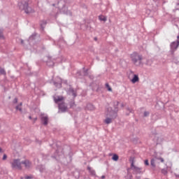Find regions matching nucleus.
<instances>
[{"label":"nucleus","instance_id":"nucleus-17","mask_svg":"<svg viewBox=\"0 0 179 179\" xmlns=\"http://www.w3.org/2000/svg\"><path fill=\"white\" fill-rule=\"evenodd\" d=\"M162 174H164V176H166V174H167V169H162Z\"/></svg>","mask_w":179,"mask_h":179},{"label":"nucleus","instance_id":"nucleus-13","mask_svg":"<svg viewBox=\"0 0 179 179\" xmlns=\"http://www.w3.org/2000/svg\"><path fill=\"white\" fill-rule=\"evenodd\" d=\"M15 108L17 110H18V111L22 112V103L20 105L17 106Z\"/></svg>","mask_w":179,"mask_h":179},{"label":"nucleus","instance_id":"nucleus-14","mask_svg":"<svg viewBox=\"0 0 179 179\" xmlns=\"http://www.w3.org/2000/svg\"><path fill=\"white\" fill-rule=\"evenodd\" d=\"M106 87H107L108 92H113V89H111V87H110V85H108V83L106 84Z\"/></svg>","mask_w":179,"mask_h":179},{"label":"nucleus","instance_id":"nucleus-3","mask_svg":"<svg viewBox=\"0 0 179 179\" xmlns=\"http://www.w3.org/2000/svg\"><path fill=\"white\" fill-rule=\"evenodd\" d=\"M55 103L59 104V108L64 113V111H66V106H65V103H64V96H57L55 98Z\"/></svg>","mask_w":179,"mask_h":179},{"label":"nucleus","instance_id":"nucleus-9","mask_svg":"<svg viewBox=\"0 0 179 179\" xmlns=\"http://www.w3.org/2000/svg\"><path fill=\"white\" fill-rule=\"evenodd\" d=\"M99 19L102 22H107V17L104 15H99Z\"/></svg>","mask_w":179,"mask_h":179},{"label":"nucleus","instance_id":"nucleus-19","mask_svg":"<svg viewBox=\"0 0 179 179\" xmlns=\"http://www.w3.org/2000/svg\"><path fill=\"white\" fill-rule=\"evenodd\" d=\"M148 115H149V112H145L144 117H148Z\"/></svg>","mask_w":179,"mask_h":179},{"label":"nucleus","instance_id":"nucleus-28","mask_svg":"<svg viewBox=\"0 0 179 179\" xmlns=\"http://www.w3.org/2000/svg\"><path fill=\"white\" fill-rule=\"evenodd\" d=\"M29 120H31V116H29Z\"/></svg>","mask_w":179,"mask_h":179},{"label":"nucleus","instance_id":"nucleus-15","mask_svg":"<svg viewBox=\"0 0 179 179\" xmlns=\"http://www.w3.org/2000/svg\"><path fill=\"white\" fill-rule=\"evenodd\" d=\"M0 73L1 75H6V71L3 69H0Z\"/></svg>","mask_w":179,"mask_h":179},{"label":"nucleus","instance_id":"nucleus-23","mask_svg":"<svg viewBox=\"0 0 179 179\" xmlns=\"http://www.w3.org/2000/svg\"><path fill=\"white\" fill-rule=\"evenodd\" d=\"M13 103H17V99L15 98V99H14V101H13Z\"/></svg>","mask_w":179,"mask_h":179},{"label":"nucleus","instance_id":"nucleus-12","mask_svg":"<svg viewBox=\"0 0 179 179\" xmlns=\"http://www.w3.org/2000/svg\"><path fill=\"white\" fill-rule=\"evenodd\" d=\"M111 122L112 120L111 118L110 117H108L104 120L105 124H111Z\"/></svg>","mask_w":179,"mask_h":179},{"label":"nucleus","instance_id":"nucleus-16","mask_svg":"<svg viewBox=\"0 0 179 179\" xmlns=\"http://www.w3.org/2000/svg\"><path fill=\"white\" fill-rule=\"evenodd\" d=\"M87 169L89 170V171H90L92 174H93V175L95 174L94 171H92V168H90V166H88V167H87Z\"/></svg>","mask_w":179,"mask_h":179},{"label":"nucleus","instance_id":"nucleus-7","mask_svg":"<svg viewBox=\"0 0 179 179\" xmlns=\"http://www.w3.org/2000/svg\"><path fill=\"white\" fill-rule=\"evenodd\" d=\"M131 81L132 83H136V82H139V77L138 76V75L135 74Z\"/></svg>","mask_w":179,"mask_h":179},{"label":"nucleus","instance_id":"nucleus-2","mask_svg":"<svg viewBox=\"0 0 179 179\" xmlns=\"http://www.w3.org/2000/svg\"><path fill=\"white\" fill-rule=\"evenodd\" d=\"M131 58L134 65H141V64H142V60L143 59L142 55L137 52H134L133 54H131Z\"/></svg>","mask_w":179,"mask_h":179},{"label":"nucleus","instance_id":"nucleus-25","mask_svg":"<svg viewBox=\"0 0 179 179\" xmlns=\"http://www.w3.org/2000/svg\"><path fill=\"white\" fill-rule=\"evenodd\" d=\"M2 152V148H0V153Z\"/></svg>","mask_w":179,"mask_h":179},{"label":"nucleus","instance_id":"nucleus-5","mask_svg":"<svg viewBox=\"0 0 179 179\" xmlns=\"http://www.w3.org/2000/svg\"><path fill=\"white\" fill-rule=\"evenodd\" d=\"M41 120L43 122L44 125H48V116L47 115L41 114Z\"/></svg>","mask_w":179,"mask_h":179},{"label":"nucleus","instance_id":"nucleus-4","mask_svg":"<svg viewBox=\"0 0 179 179\" xmlns=\"http://www.w3.org/2000/svg\"><path fill=\"white\" fill-rule=\"evenodd\" d=\"M157 160H159L161 163H164V159L162 157H155V158L151 159L150 164L152 167H156V163H157Z\"/></svg>","mask_w":179,"mask_h":179},{"label":"nucleus","instance_id":"nucleus-20","mask_svg":"<svg viewBox=\"0 0 179 179\" xmlns=\"http://www.w3.org/2000/svg\"><path fill=\"white\" fill-rule=\"evenodd\" d=\"M7 157L6 155L4 154L3 156V160H6Z\"/></svg>","mask_w":179,"mask_h":179},{"label":"nucleus","instance_id":"nucleus-1","mask_svg":"<svg viewBox=\"0 0 179 179\" xmlns=\"http://www.w3.org/2000/svg\"><path fill=\"white\" fill-rule=\"evenodd\" d=\"M22 164H24L26 169H29L31 166L30 162L27 159L21 162L20 159H13V162H11L12 168L17 169V170H22Z\"/></svg>","mask_w":179,"mask_h":179},{"label":"nucleus","instance_id":"nucleus-21","mask_svg":"<svg viewBox=\"0 0 179 179\" xmlns=\"http://www.w3.org/2000/svg\"><path fill=\"white\" fill-rule=\"evenodd\" d=\"M0 38H3V34L2 32H0Z\"/></svg>","mask_w":179,"mask_h":179},{"label":"nucleus","instance_id":"nucleus-10","mask_svg":"<svg viewBox=\"0 0 179 179\" xmlns=\"http://www.w3.org/2000/svg\"><path fill=\"white\" fill-rule=\"evenodd\" d=\"M134 171H135L136 173H141V170H142V169L138 167V166H134L133 169Z\"/></svg>","mask_w":179,"mask_h":179},{"label":"nucleus","instance_id":"nucleus-8","mask_svg":"<svg viewBox=\"0 0 179 179\" xmlns=\"http://www.w3.org/2000/svg\"><path fill=\"white\" fill-rule=\"evenodd\" d=\"M26 7L24 9L25 13H31V12H33V10L31 9V8L29 7L27 5H26Z\"/></svg>","mask_w":179,"mask_h":179},{"label":"nucleus","instance_id":"nucleus-26","mask_svg":"<svg viewBox=\"0 0 179 179\" xmlns=\"http://www.w3.org/2000/svg\"><path fill=\"white\" fill-rule=\"evenodd\" d=\"M101 178H106V177L105 176H102Z\"/></svg>","mask_w":179,"mask_h":179},{"label":"nucleus","instance_id":"nucleus-24","mask_svg":"<svg viewBox=\"0 0 179 179\" xmlns=\"http://www.w3.org/2000/svg\"><path fill=\"white\" fill-rule=\"evenodd\" d=\"M73 96L74 97H76V94L75 92H73Z\"/></svg>","mask_w":179,"mask_h":179},{"label":"nucleus","instance_id":"nucleus-22","mask_svg":"<svg viewBox=\"0 0 179 179\" xmlns=\"http://www.w3.org/2000/svg\"><path fill=\"white\" fill-rule=\"evenodd\" d=\"M134 167H136L134 162L131 163V170H134Z\"/></svg>","mask_w":179,"mask_h":179},{"label":"nucleus","instance_id":"nucleus-29","mask_svg":"<svg viewBox=\"0 0 179 179\" xmlns=\"http://www.w3.org/2000/svg\"><path fill=\"white\" fill-rule=\"evenodd\" d=\"M176 177H179V175H178V176H177Z\"/></svg>","mask_w":179,"mask_h":179},{"label":"nucleus","instance_id":"nucleus-27","mask_svg":"<svg viewBox=\"0 0 179 179\" xmlns=\"http://www.w3.org/2000/svg\"><path fill=\"white\" fill-rule=\"evenodd\" d=\"M26 178H27V179H29V178H30V177H26Z\"/></svg>","mask_w":179,"mask_h":179},{"label":"nucleus","instance_id":"nucleus-6","mask_svg":"<svg viewBox=\"0 0 179 179\" xmlns=\"http://www.w3.org/2000/svg\"><path fill=\"white\" fill-rule=\"evenodd\" d=\"M179 45V41H176V42H173L171 43V47L172 48V50H176V48H178Z\"/></svg>","mask_w":179,"mask_h":179},{"label":"nucleus","instance_id":"nucleus-18","mask_svg":"<svg viewBox=\"0 0 179 179\" xmlns=\"http://www.w3.org/2000/svg\"><path fill=\"white\" fill-rule=\"evenodd\" d=\"M145 166H149V161L148 159L145 161Z\"/></svg>","mask_w":179,"mask_h":179},{"label":"nucleus","instance_id":"nucleus-11","mask_svg":"<svg viewBox=\"0 0 179 179\" xmlns=\"http://www.w3.org/2000/svg\"><path fill=\"white\" fill-rule=\"evenodd\" d=\"M118 159H119V157L118 155H113V157H112V159L114 160V162H117L118 161Z\"/></svg>","mask_w":179,"mask_h":179}]
</instances>
